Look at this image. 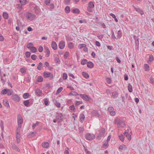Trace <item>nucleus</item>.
<instances>
[{
	"mask_svg": "<svg viewBox=\"0 0 154 154\" xmlns=\"http://www.w3.org/2000/svg\"><path fill=\"white\" fill-rule=\"evenodd\" d=\"M13 149H16V150L18 152H20V150L19 148L15 145H13Z\"/></svg>",
	"mask_w": 154,
	"mask_h": 154,
	"instance_id": "45",
	"label": "nucleus"
},
{
	"mask_svg": "<svg viewBox=\"0 0 154 154\" xmlns=\"http://www.w3.org/2000/svg\"><path fill=\"white\" fill-rule=\"evenodd\" d=\"M103 147L105 149L107 148L109 146L108 142L105 141H103Z\"/></svg>",
	"mask_w": 154,
	"mask_h": 154,
	"instance_id": "27",
	"label": "nucleus"
},
{
	"mask_svg": "<svg viewBox=\"0 0 154 154\" xmlns=\"http://www.w3.org/2000/svg\"><path fill=\"white\" fill-rule=\"evenodd\" d=\"M87 62V60L86 59H84L82 60L81 63L82 65H84Z\"/></svg>",
	"mask_w": 154,
	"mask_h": 154,
	"instance_id": "50",
	"label": "nucleus"
},
{
	"mask_svg": "<svg viewBox=\"0 0 154 154\" xmlns=\"http://www.w3.org/2000/svg\"><path fill=\"white\" fill-rule=\"evenodd\" d=\"M54 102V103L55 105L58 107H60V103L58 102L57 100L54 99L53 100Z\"/></svg>",
	"mask_w": 154,
	"mask_h": 154,
	"instance_id": "28",
	"label": "nucleus"
},
{
	"mask_svg": "<svg viewBox=\"0 0 154 154\" xmlns=\"http://www.w3.org/2000/svg\"><path fill=\"white\" fill-rule=\"evenodd\" d=\"M70 8L69 6H66L65 8V11L66 13H69L70 12Z\"/></svg>",
	"mask_w": 154,
	"mask_h": 154,
	"instance_id": "38",
	"label": "nucleus"
},
{
	"mask_svg": "<svg viewBox=\"0 0 154 154\" xmlns=\"http://www.w3.org/2000/svg\"><path fill=\"white\" fill-rule=\"evenodd\" d=\"M64 3L66 5H69L70 2V0H64Z\"/></svg>",
	"mask_w": 154,
	"mask_h": 154,
	"instance_id": "57",
	"label": "nucleus"
},
{
	"mask_svg": "<svg viewBox=\"0 0 154 154\" xmlns=\"http://www.w3.org/2000/svg\"><path fill=\"white\" fill-rule=\"evenodd\" d=\"M72 12L74 14H79L80 11L78 8H74L72 10Z\"/></svg>",
	"mask_w": 154,
	"mask_h": 154,
	"instance_id": "33",
	"label": "nucleus"
},
{
	"mask_svg": "<svg viewBox=\"0 0 154 154\" xmlns=\"http://www.w3.org/2000/svg\"><path fill=\"white\" fill-rule=\"evenodd\" d=\"M80 96L83 99L86 101H89L92 100L91 97L86 94H80Z\"/></svg>",
	"mask_w": 154,
	"mask_h": 154,
	"instance_id": "3",
	"label": "nucleus"
},
{
	"mask_svg": "<svg viewBox=\"0 0 154 154\" xmlns=\"http://www.w3.org/2000/svg\"><path fill=\"white\" fill-rule=\"evenodd\" d=\"M43 76L45 78L50 77L51 79H52L54 77L53 74H51V72L47 71H45L43 73Z\"/></svg>",
	"mask_w": 154,
	"mask_h": 154,
	"instance_id": "8",
	"label": "nucleus"
},
{
	"mask_svg": "<svg viewBox=\"0 0 154 154\" xmlns=\"http://www.w3.org/2000/svg\"><path fill=\"white\" fill-rule=\"evenodd\" d=\"M34 8L36 14H39L40 12V9L39 7L36 5L35 7H34Z\"/></svg>",
	"mask_w": 154,
	"mask_h": 154,
	"instance_id": "14",
	"label": "nucleus"
},
{
	"mask_svg": "<svg viewBox=\"0 0 154 154\" xmlns=\"http://www.w3.org/2000/svg\"><path fill=\"white\" fill-rule=\"evenodd\" d=\"M25 79L26 82H29L30 81V77L29 76L25 78Z\"/></svg>",
	"mask_w": 154,
	"mask_h": 154,
	"instance_id": "55",
	"label": "nucleus"
},
{
	"mask_svg": "<svg viewBox=\"0 0 154 154\" xmlns=\"http://www.w3.org/2000/svg\"><path fill=\"white\" fill-rule=\"evenodd\" d=\"M68 47L70 49H72L73 48L74 45L72 42H69L68 43Z\"/></svg>",
	"mask_w": 154,
	"mask_h": 154,
	"instance_id": "43",
	"label": "nucleus"
},
{
	"mask_svg": "<svg viewBox=\"0 0 154 154\" xmlns=\"http://www.w3.org/2000/svg\"><path fill=\"white\" fill-rule=\"evenodd\" d=\"M94 7V5L93 2H90L88 4V6L87 8L88 11L90 12H91L93 10L92 9Z\"/></svg>",
	"mask_w": 154,
	"mask_h": 154,
	"instance_id": "5",
	"label": "nucleus"
},
{
	"mask_svg": "<svg viewBox=\"0 0 154 154\" xmlns=\"http://www.w3.org/2000/svg\"><path fill=\"white\" fill-rule=\"evenodd\" d=\"M95 135L91 133H88L85 135V138L88 140H91L95 138Z\"/></svg>",
	"mask_w": 154,
	"mask_h": 154,
	"instance_id": "2",
	"label": "nucleus"
},
{
	"mask_svg": "<svg viewBox=\"0 0 154 154\" xmlns=\"http://www.w3.org/2000/svg\"><path fill=\"white\" fill-rule=\"evenodd\" d=\"M8 89H4L2 90L1 92V94L2 95H5L8 93Z\"/></svg>",
	"mask_w": 154,
	"mask_h": 154,
	"instance_id": "35",
	"label": "nucleus"
},
{
	"mask_svg": "<svg viewBox=\"0 0 154 154\" xmlns=\"http://www.w3.org/2000/svg\"><path fill=\"white\" fill-rule=\"evenodd\" d=\"M128 90L129 92H131L132 91V87L131 85L129 83L128 86Z\"/></svg>",
	"mask_w": 154,
	"mask_h": 154,
	"instance_id": "41",
	"label": "nucleus"
},
{
	"mask_svg": "<svg viewBox=\"0 0 154 154\" xmlns=\"http://www.w3.org/2000/svg\"><path fill=\"white\" fill-rule=\"evenodd\" d=\"M20 127H18L17 128L16 137H20Z\"/></svg>",
	"mask_w": 154,
	"mask_h": 154,
	"instance_id": "25",
	"label": "nucleus"
},
{
	"mask_svg": "<svg viewBox=\"0 0 154 154\" xmlns=\"http://www.w3.org/2000/svg\"><path fill=\"white\" fill-rule=\"evenodd\" d=\"M43 81V78L41 76L38 77L37 81L39 82H41Z\"/></svg>",
	"mask_w": 154,
	"mask_h": 154,
	"instance_id": "44",
	"label": "nucleus"
},
{
	"mask_svg": "<svg viewBox=\"0 0 154 154\" xmlns=\"http://www.w3.org/2000/svg\"><path fill=\"white\" fill-rule=\"evenodd\" d=\"M25 55L26 57L28 58L30 56L31 53L29 52L26 51L25 53Z\"/></svg>",
	"mask_w": 154,
	"mask_h": 154,
	"instance_id": "52",
	"label": "nucleus"
},
{
	"mask_svg": "<svg viewBox=\"0 0 154 154\" xmlns=\"http://www.w3.org/2000/svg\"><path fill=\"white\" fill-rule=\"evenodd\" d=\"M79 118L80 122L82 123L84 121L85 119V116L83 114H81L79 116Z\"/></svg>",
	"mask_w": 154,
	"mask_h": 154,
	"instance_id": "18",
	"label": "nucleus"
},
{
	"mask_svg": "<svg viewBox=\"0 0 154 154\" xmlns=\"http://www.w3.org/2000/svg\"><path fill=\"white\" fill-rule=\"evenodd\" d=\"M56 119H57L58 122H60L63 120V114L62 113L60 112H57L56 115Z\"/></svg>",
	"mask_w": 154,
	"mask_h": 154,
	"instance_id": "4",
	"label": "nucleus"
},
{
	"mask_svg": "<svg viewBox=\"0 0 154 154\" xmlns=\"http://www.w3.org/2000/svg\"><path fill=\"white\" fill-rule=\"evenodd\" d=\"M67 74L64 73L63 74V79H67Z\"/></svg>",
	"mask_w": 154,
	"mask_h": 154,
	"instance_id": "62",
	"label": "nucleus"
},
{
	"mask_svg": "<svg viewBox=\"0 0 154 154\" xmlns=\"http://www.w3.org/2000/svg\"><path fill=\"white\" fill-rule=\"evenodd\" d=\"M106 93L109 96V95H110L111 94V91L110 90L107 89L106 90Z\"/></svg>",
	"mask_w": 154,
	"mask_h": 154,
	"instance_id": "58",
	"label": "nucleus"
},
{
	"mask_svg": "<svg viewBox=\"0 0 154 154\" xmlns=\"http://www.w3.org/2000/svg\"><path fill=\"white\" fill-rule=\"evenodd\" d=\"M63 88L62 87H60L57 90L56 92V94H59L63 90Z\"/></svg>",
	"mask_w": 154,
	"mask_h": 154,
	"instance_id": "47",
	"label": "nucleus"
},
{
	"mask_svg": "<svg viewBox=\"0 0 154 154\" xmlns=\"http://www.w3.org/2000/svg\"><path fill=\"white\" fill-rule=\"evenodd\" d=\"M33 45V44L32 43L29 42L27 44L26 47L30 49L33 46H32Z\"/></svg>",
	"mask_w": 154,
	"mask_h": 154,
	"instance_id": "40",
	"label": "nucleus"
},
{
	"mask_svg": "<svg viewBox=\"0 0 154 154\" xmlns=\"http://www.w3.org/2000/svg\"><path fill=\"white\" fill-rule=\"evenodd\" d=\"M118 96V93L116 91H114L112 93L111 97L113 98H117Z\"/></svg>",
	"mask_w": 154,
	"mask_h": 154,
	"instance_id": "24",
	"label": "nucleus"
},
{
	"mask_svg": "<svg viewBox=\"0 0 154 154\" xmlns=\"http://www.w3.org/2000/svg\"><path fill=\"white\" fill-rule=\"evenodd\" d=\"M105 132V130L104 128H102L100 130L99 133L97 137V139H100L101 137L104 135Z\"/></svg>",
	"mask_w": 154,
	"mask_h": 154,
	"instance_id": "6",
	"label": "nucleus"
},
{
	"mask_svg": "<svg viewBox=\"0 0 154 154\" xmlns=\"http://www.w3.org/2000/svg\"><path fill=\"white\" fill-rule=\"evenodd\" d=\"M55 62L56 63H57V64H60V60L59 58L56 57L55 58Z\"/></svg>",
	"mask_w": 154,
	"mask_h": 154,
	"instance_id": "48",
	"label": "nucleus"
},
{
	"mask_svg": "<svg viewBox=\"0 0 154 154\" xmlns=\"http://www.w3.org/2000/svg\"><path fill=\"white\" fill-rule=\"evenodd\" d=\"M69 95L71 96V95L76 96L79 95V94L76 92L74 91H72L70 92L69 94Z\"/></svg>",
	"mask_w": 154,
	"mask_h": 154,
	"instance_id": "36",
	"label": "nucleus"
},
{
	"mask_svg": "<svg viewBox=\"0 0 154 154\" xmlns=\"http://www.w3.org/2000/svg\"><path fill=\"white\" fill-rule=\"evenodd\" d=\"M43 67V64L42 63L40 62L38 63V65L37 67V69L39 70H41Z\"/></svg>",
	"mask_w": 154,
	"mask_h": 154,
	"instance_id": "34",
	"label": "nucleus"
},
{
	"mask_svg": "<svg viewBox=\"0 0 154 154\" xmlns=\"http://www.w3.org/2000/svg\"><path fill=\"white\" fill-rule=\"evenodd\" d=\"M107 82L109 84H110L111 83L112 80L110 78H107L106 80Z\"/></svg>",
	"mask_w": 154,
	"mask_h": 154,
	"instance_id": "63",
	"label": "nucleus"
},
{
	"mask_svg": "<svg viewBox=\"0 0 154 154\" xmlns=\"http://www.w3.org/2000/svg\"><path fill=\"white\" fill-rule=\"evenodd\" d=\"M8 93H7L8 95H11L13 93V90L11 89H8Z\"/></svg>",
	"mask_w": 154,
	"mask_h": 154,
	"instance_id": "46",
	"label": "nucleus"
},
{
	"mask_svg": "<svg viewBox=\"0 0 154 154\" xmlns=\"http://www.w3.org/2000/svg\"><path fill=\"white\" fill-rule=\"evenodd\" d=\"M65 45V42L64 41H61L59 43V47L60 49H63Z\"/></svg>",
	"mask_w": 154,
	"mask_h": 154,
	"instance_id": "11",
	"label": "nucleus"
},
{
	"mask_svg": "<svg viewBox=\"0 0 154 154\" xmlns=\"http://www.w3.org/2000/svg\"><path fill=\"white\" fill-rule=\"evenodd\" d=\"M51 46L54 50H56L57 49V45L56 42L53 41L51 42Z\"/></svg>",
	"mask_w": 154,
	"mask_h": 154,
	"instance_id": "13",
	"label": "nucleus"
},
{
	"mask_svg": "<svg viewBox=\"0 0 154 154\" xmlns=\"http://www.w3.org/2000/svg\"><path fill=\"white\" fill-rule=\"evenodd\" d=\"M43 47L41 46H40L38 48V51L40 52H42L43 51Z\"/></svg>",
	"mask_w": 154,
	"mask_h": 154,
	"instance_id": "56",
	"label": "nucleus"
},
{
	"mask_svg": "<svg viewBox=\"0 0 154 154\" xmlns=\"http://www.w3.org/2000/svg\"><path fill=\"white\" fill-rule=\"evenodd\" d=\"M45 49L46 50L45 52L46 53V57H48L50 56V53L49 49L48 47H45Z\"/></svg>",
	"mask_w": 154,
	"mask_h": 154,
	"instance_id": "20",
	"label": "nucleus"
},
{
	"mask_svg": "<svg viewBox=\"0 0 154 154\" xmlns=\"http://www.w3.org/2000/svg\"><path fill=\"white\" fill-rule=\"evenodd\" d=\"M79 130L80 132H82L84 130V128L82 126H80L79 128Z\"/></svg>",
	"mask_w": 154,
	"mask_h": 154,
	"instance_id": "59",
	"label": "nucleus"
},
{
	"mask_svg": "<svg viewBox=\"0 0 154 154\" xmlns=\"http://www.w3.org/2000/svg\"><path fill=\"white\" fill-rule=\"evenodd\" d=\"M29 95V93H25L23 94V97L24 99H26L28 98Z\"/></svg>",
	"mask_w": 154,
	"mask_h": 154,
	"instance_id": "39",
	"label": "nucleus"
},
{
	"mask_svg": "<svg viewBox=\"0 0 154 154\" xmlns=\"http://www.w3.org/2000/svg\"><path fill=\"white\" fill-rule=\"evenodd\" d=\"M108 110L111 115L114 116L116 114L115 111H114V109L113 107L112 106L109 107Z\"/></svg>",
	"mask_w": 154,
	"mask_h": 154,
	"instance_id": "10",
	"label": "nucleus"
},
{
	"mask_svg": "<svg viewBox=\"0 0 154 154\" xmlns=\"http://www.w3.org/2000/svg\"><path fill=\"white\" fill-rule=\"evenodd\" d=\"M143 66L145 71H149L150 70L149 66L148 64H144Z\"/></svg>",
	"mask_w": 154,
	"mask_h": 154,
	"instance_id": "23",
	"label": "nucleus"
},
{
	"mask_svg": "<svg viewBox=\"0 0 154 154\" xmlns=\"http://www.w3.org/2000/svg\"><path fill=\"white\" fill-rule=\"evenodd\" d=\"M23 104L26 107H29L30 105H29V100H26L24 101Z\"/></svg>",
	"mask_w": 154,
	"mask_h": 154,
	"instance_id": "29",
	"label": "nucleus"
},
{
	"mask_svg": "<svg viewBox=\"0 0 154 154\" xmlns=\"http://www.w3.org/2000/svg\"><path fill=\"white\" fill-rule=\"evenodd\" d=\"M92 114L94 116L98 118H100V115L99 114L98 111L96 110H94Z\"/></svg>",
	"mask_w": 154,
	"mask_h": 154,
	"instance_id": "19",
	"label": "nucleus"
},
{
	"mask_svg": "<svg viewBox=\"0 0 154 154\" xmlns=\"http://www.w3.org/2000/svg\"><path fill=\"white\" fill-rule=\"evenodd\" d=\"M31 51L33 53L36 52L37 51V49L34 46H32L31 48L30 49Z\"/></svg>",
	"mask_w": 154,
	"mask_h": 154,
	"instance_id": "37",
	"label": "nucleus"
},
{
	"mask_svg": "<svg viewBox=\"0 0 154 154\" xmlns=\"http://www.w3.org/2000/svg\"><path fill=\"white\" fill-rule=\"evenodd\" d=\"M37 58V56L35 54H33L31 56V58L33 60H36Z\"/></svg>",
	"mask_w": 154,
	"mask_h": 154,
	"instance_id": "49",
	"label": "nucleus"
},
{
	"mask_svg": "<svg viewBox=\"0 0 154 154\" xmlns=\"http://www.w3.org/2000/svg\"><path fill=\"white\" fill-rule=\"evenodd\" d=\"M3 102L5 106L7 107H10V106L8 103V101L6 100H3Z\"/></svg>",
	"mask_w": 154,
	"mask_h": 154,
	"instance_id": "30",
	"label": "nucleus"
},
{
	"mask_svg": "<svg viewBox=\"0 0 154 154\" xmlns=\"http://www.w3.org/2000/svg\"><path fill=\"white\" fill-rule=\"evenodd\" d=\"M44 104L46 106H48L49 105V101L48 99L47 98H45L44 99Z\"/></svg>",
	"mask_w": 154,
	"mask_h": 154,
	"instance_id": "42",
	"label": "nucleus"
},
{
	"mask_svg": "<svg viewBox=\"0 0 154 154\" xmlns=\"http://www.w3.org/2000/svg\"><path fill=\"white\" fill-rule=\"evenodd\" d=\"M134 9L140 14L142 15L144 14V12L142 9L139 8H137L135 7H134Z\"/></svg>",
	"mask_w": 154,
	"mask_h": 154,
	"instance_id": "15",
	"label": "nucleus"
},
{
	"mask_svg": "<svg viewBox=\"0 0 154 154\" xmlns=\"http://www.w3.org/2000/svg\"><path fill=\"white\" fill-rule=\"evenodd\" d=\"M19 2L22 5H24L26 4V0H19Z\"/></svg>",
	"mask_w": 154,
	"mask_h": 154,
	"instance_id": "53",
	"label": "nucleus"
},
{
	"mask_svg": "<svg viewBox=\"0 0 154 154\" xmlns=\"http://www.w3.org/2000/svg\"><path fill=\"white\" fill-rule=\"evenodd\" d=\"M35 92L37 96H40L42 95V91L40 89H36Z\"/></svg>",
	"mask_w": 154,
	"mask_h": 154,
	"instance_id": "22",
	"label": "nucleus"
},
{
	"mask_svg": "<svg viewBox=\"0 0 154 154\" xmlns=\"http://www.w3.org/2000/svg\"><path fill=\"white\" fill-rule=\"evenodd\" d=\"M20 71L22 73H25L26 72V69L23 68H21L20 69Z\"/></svg>",
	"mask_w": 154,
	"mask_h": 154,
	"instance_id": "54",
	"label": "nucleus"
},
{
	"mask_svg": "<svg viewBox=\"0 0 154 154\" xmlns=\"http://www.w3.org/2000/svg\"><path fill=\"white\" fill-rule=\"evenodd\" d=\"M0 126H1L2 129V130H4V126H3V122L2 120H1L0 121Z\"/></svg>",
	"mask_w": 154,
	"mask_h": 154,
	"instance_id": "64",
	"label": "nucleus"
},
{
	"mask_svg": "<svg viewBox=\"0 0 154 154\" xmlns=\"http://www.w3.org/2000/svg\"><path fill=\"white\" fill-rule=\"evenodd\" d=\"M115 124L117 125L119 127L123 128L125 126L124 122L119 118L117 117L116 118Z\"/></svg>",
	"mask_w": 154,
	"mask_h": 154,
	"instance_id": "1",
	"label": "nucleus"
},
{
	"mask_svg": "<svg viewBox=\"0 0 154 154\" xmlns=\"http://www.w3.org/2000/svg\"><path fill=\"white\" fill-rule=\"evenodd\" d=\"M119 138L120 140L122 141H123L124 140V138L123 135L122 134H121V135L119 136Z\"/></svg>",
	"mask_w": 154,
	"mask_h": 154,
	"instance_id": "61",
	"label": "nucleus"
},
{
	"mask_svg": "<svg viewBox=\"0 0 154 154\" xmlns=\"http://www.w3.org/2000/svg\"><path fill=\"white\" fill-rule=\"evenodd\" d=\"M122 32L121 30H119L118 31L117 37L118 38L120 39L122 36Z\"/></svg>",
	"mask_w": 154,
	"mask_h": 154,
	"instance_id": "26",
	"label": "nucleus"
},
{
	"mask_svg": "<svg viewBox=\"0 0 154 154\" xmlns=\"http://www.w3.org/2000/svg\"><path fill=\"white\" fill-rule=\"evenodd\" d=\"M87 64V67L91 69L94 67V64L91 61L88 62Z\"/></svg>",
	"mask_w": 154,
	"mask_h": 154,
	"instance_id": "16",
	"label": "nucleus"
},
{
	"mask_svg": "<svg viewBox=\"0 0 154 154\" xmlns=\"http://www.w3.org/2000/svg\"><path fill=\"white\" fill-rule=\"evenodd\" d=\"M124 134L126 136L127 138L129 140H130L131 139V134H129L128 132L125 131L124 133Z\"/></svg>",
	"mask_w": 154,
	"mask_h": 154,
	"instance_id": "17",
	"label": "nucleus"
},
{
	"mask_svg": "<svg viewBox=\"0 0 154 154\" xmlns=\"http://www.w3.org/2000/svg\"><path fill=\"white\" fill-rule=\"evenodd\" d=\"M3 17L4 19H7L8 18V15L6 12H4L3 13Z\"/></svg>",
	"mask_w": 154,
	"mask_h": 154,
	"instance_id": "31",
	"label": "nucleus"
},
{
	"mask_svg": "<svg viewBox=\"0 0 154 154\" xmlns=\"http://www.w3.org/2000/svg\"><path fill=\"white\" fill-rule=\"evenodd\" d=\"M23 122V119L21 117H20L17 119V123L19 127L20 128H21V124Z\"/></svg>",
	"mask_w": 154,
	"mask_h": 154,
	"instance_id": "12",
	"label": "nucleus"
},
{
	"mask_svg": "<svg viewBox=\"0 0 154 154\" xmlns=\"http://www.w3.org/2000/svg\"><path fill=\"white\" fill-rule=\"evenodd\" d=\"M69 55V53L68 51L66 52L64 55V57L65 59H66L67 58L68 56Z\"/></svg>",
	"mask_w": 154,
	"mask_h": 154,
	"instance_id": "51",
	"label": "nucleus"
},
{
	"mask_svg": "<svg viewBox=\"0 0 154 154\" xmlns=\"http://www.w3.org/2000/svg\"><path fill=\"white\" fill-rule=\"evenodd\" d=\"M11 98L12 100L16 102H19L20 100V97L17 94H12L11 97Z\"/></svg>",
	"mask_w": 154,
	"mask_h": 154,
	"instance_id": "9",
	"label": "nucleus"
},
{
	"mask_svg": "<svg viewBox=\"0 0 154 154\" xmlns=\"http://www.w3.org/2000/svg\"><path fill=\"white\" fill-rule=\"evenodd\" d=\"M82 75L84 77L87 79L89 77V75L88 74L84 72H82Z\"/></svg>",
	"mask_w": 154,
	"mask_h": 154,
	"instance_id": "32",
	"label": "nucleus"
},
{
	"mask_svg": "<svg viewBox=\"0 0 154 154\" xmlns=\"http://www.w3.org/2000/svg\"><path fill=\"white\" fill-rule=\"evenodd\" d=\"M42 146L43 148H47L49 146V143L47 142H44L42 143Z\"/></svg>",
	"mask_w": 154,
	"mask_h": 154,
	"instance_id": "21",
	"label": "nucleus"
},
{
	"mask_svg": "<svg viewBox=\"0 0 154 154\" xmlns=\"http://www.w3.org/2000/svg\"><path fill=\"white\" fill-rule=\"evenodd\" d=\"M26 17L28 20L29 19H30V20H32L35 18L36 16L34 14H32L31 13L28 12L27 13V14H26Z\"/></svg>",
	"mask_w": 154,
	"mask_h": 154,
	"instance_id": "7",
	"label": "nucleus"
},
{
	"mask_svg": "<svg viewBox=\"0 0 154 154\" xmlns=\"http://www.w3.org/2000/svg\"><path fill=\"white\" fill-rule=\"evenodd\" d=\"M82 103V101H76L75 105L77 106H78L80 104H81Z\"/></svg>",
	"mask_w": 154,
	"mask_h": 154,
	"instance_id": "60",
	"label": "nucleus"
}]
</instances>
